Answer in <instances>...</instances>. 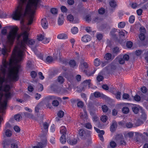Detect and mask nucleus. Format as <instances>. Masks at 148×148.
Here are the masks:
<instances>
[{"mask_svg":"<svg viewBox=\"0 0 148 148\" xmlns=\"http://www.w3.org/2000/svg\"><path fill=\"white\" fill-rule=\"evenodd\" d=\"M23 33L18 34L17 27H12L7 36L6 45L1 49L0 47V56L1 54L6 56L10 51V48L13 44L14 39L18 40L23 39L14 48L8 63L5 58L2 60V64L0 68V100H8L12 94L10 90L12 86L11 81H16L18 79V71L20 63L22 60L24 52L26 49V45H32L35 42L32 39L28 38L30 27L28 25H23L21 27Z\"/></svg>","mask_w":148,"mask_h":148,"instance_id":"nucleus-1","label":"nucleus"},{"mask_svg":"<svg viewBox=\"0 0 148 148\" xmlns=\"http://www.w3.org/2000/svg\"><path fill=\"white\" fill-rule=\"evenodd\" d=\"M39 0H18V5L12 14V18L19 20L23 15H28V25L31 24L34 17L35 10Z\"/></svg>","mask_w":148,"mask_h":148,"instance_id":"nucleus-2","label":"nucleus"},{"mask_svg":"<svg viewBox=\"0 0 148 148\" xmlns=\"http://www.w3.org/2000/svg\"><path fill=\"white\" fill-rule=\"evenodd\" d=\"M133 112L135 114L138 113L139 111H141L142 114L140 118L137 121L136 125L139 126L143 123L146 119V115L144 110L142 108L138 105H135L132 107Z\"/></svg>","mask_w":148,"mask_h":148,"instance_id":"nucleus-3","label":"nucleus"},{"mask_svg":"<svg viewBox=\"0 0 148 148\" xmlns=\"http://www.w3.org/2000/svg\"><path fill=\"white\" fill-rule=\"evenodd\" d=\"M127 104V103L123 102L118 104L116 107L118 108L123 107L122 109V111L123 113L127 114L129 112V108L126 106Z\"/></svg>","mask_w":148,"mask_h":148,"instance_id":"nucleus-4","label":"nucleus"},{"mask_svg":"<svg viewBox=\"0 0 148 148\" xmlns=\"http://www.w3.org/2000/svg\"><path fill=\"white\" fill-rule=\"evenodd\" d=\"M146 32V30L145 28L143 27H141L139 29V34L138 35V38L140 40H143L145 38Z\"/></svg>","mask_w":148,"mask_h":148,"instance_id":"nucleus-5","label":"nucleus"},{"mask_svg":"<svg viewBox=\"0 0 148 148\" xmlns=\"http://www.w3.org/2000/svg\"><path fill=\"white\" fill-rule=\"evenodd\" d=\"M119 63L120 64H123L125 63V60H128L129 59V56L127 54H125L123 56L120 55L117 58Z\"/></svg>","mask_w":148,"mask_h":148,"instance_id":"nucleus-6","label":"nucleus"},{"mask_svg":"<svg viewBox=\"0 0 148 148\" xmlns=\"http://www.w3.org/2000/svg\"><path fill=\"white\" fill-rule=\"evenodd\" d=\"M94 129L96 132L98 133V136L100 139L102 141H104V138L103 135L104 134V132L103 130H99L96 128L95 127H94Z\"/></svg>","mask_w":148,"mask_h":148,"instance_id":"nucleus-7","label":"nucleus"},{"mask_svg":"<svg viewBox=\"0 0 148 148\" xmlns=\"http://www.w3.org/2000/svg\"><path fill=\"white\" fill-rule=\"evenodd\" d=\"M67 20L69 21L74 23H78L79 20L76 18H74L73 16L71 14H69L68 15L67 17Z\"/></svg>","mask_w":148,"mask_h":148,"instance_id":"nucleus-8","label":"nucleus"},{"mask_svg":"<svg viewBox=\"0 0 148 148\" xmlns=\"http://www.w3.org/2000/svg\"><path fill=\"white\" fill-rule=\"evenodd\" d=\"M47 141L46 139H45L42 142L39 143L38 145L34 146L33 148H43L47 145Z\"/></svg>","mask_w":148,"mask_h":148,"instance_id":"nucleus-9","label":"nucleus"},{"mask_svg":"<svg viewBox=\"0 0 148 148\" xmlns=\"http://www.w3.org/2000/svg\"><path fill=\"white\" fill-rule=\"evenodd\" d=\"M88 67V65L86 62H84L83 61L81 62L79 66V68L82 71H84V69L87 68Z\"/></svg>","mask_w":148,"mask_h":148,"instance_id":"nucleus-10","label":"nucleus"},{"mask_svg":"<svg viewBox=\"0 0 148 148\" xmlns=\"http://www.w3.org/2000/svg\"><path fill=\"white\" fill-rule=\"evenodd\" d=\"M109 4L110 7L113 9H115L117 6V3L115 0H110Z\"/></svg>","mask_w":148,"mask_h":148,"instance_id":"nucleus-11","label":"nucleus"},{"mask_svg":"<svg viewBox=\"0 0 148 148\" xmlns=\"http://www.w3.org/2000/svg\"><path fill=\"white\" fill-rule=\"evenodd\" d=\"M93 95L95 97H101L103 98L106 99L107 97L102 93L98 92H96L93 94L91 95V96Z\"/></svg>","mask_w":148,"mask_h":148,"instance_id":"nucleus-12","label":"nucleus"},{"mask_svg":"<svg viewBox=\"0 0 148 148\" xmlns=\"http://www.w3.org/2000/svg\"><path fill=\"white\" fill-rule=\"evenodd\" d=\"M41 25L44 28L46 29L47 28L48 23L46 18H44L42 19Z\"/></svg>","mask_w":148,"mask_h":148,"instance_id":"nucleus-13","label":"nucleus"},{"mask_svg":"<svg viewBox=\"0 0 148 148\" xmlns=\"http://www.w3.org/2000/svg\"><path fill=\"white\" fill-rule=\"evenodd\" d=\"M117 126V125L116 122L115 121H113L110 127V131L112 132H114L116 130Z\"/></svg>","mask_w":148,"mask_h":148,"instance_id":"nucleus-14","label":"nucleus"},{"mask_svg":"<svg viewBox=\"0 0 148 148\" xmlns=\"http://www.w3.org/2000/svg\"><path fill=\"white\" fill-rule=\"evenodd\" d=\"M57 38L60 39H65L67 38V36L65 33H60L58 35Z\"/></svg>","mask_w":148,"mask_h":148,"instance_id":"nucleus-15","label":"nucleus"},{"mask_svg":"<svg viewBox=\"0 0 148 148\" xmlns=\"http://www.w3.org/2000/svg\"><path fill=\"white\" fill-rule=\"evenodd\" d=\"M91 39L90 36L88 35H85L82 38V40L84 42H87L90 41Z\"/></svg>","mask_w":148,"mask_h":148,"instance_id":"nucleus-16","label":"nucleus"},{"mask_svg":"<svg viewBox=\"0 0 148 148\" xmlns=\"http://www.w3.org/2000/svg\"><path fill=\"white\" fill-rule=\"evenodd\" d=\"M91 80L88 79L84 80L82 83V85L84 86V87H85L88 86V87L90 88L91 85Z\"/></svg>","mask_w":148,"mask_h":148,"instance_id":"nucleus-17","label":"nucleus"},{"mask_svg":"<svg viewBox=\"0 0 148 148\" xmlns=\"http://www.w3.org/2000/svg\"><path fill=\"white\" fill-rule=\"evenodd\" d=\"M49 125L46 122H45L43 124V126L42 128L43 132L46 133L48 131Z\"/></svg>","mask_w":148,"mask_h":148,"instance_id":"nucleus-18","label":"nucleus"},{"mask_svg":"<svg viewBox=\"0 0 148 148\" xmlns=\"http://www.w3.org/2000/svg\"><path fill=\"white\" fill-rule=\"evenodd\" d=\"M92 121L93 123L98 127H99V121L98 117L96 116H94L92 118Z\"/></svg>","mask_w":148,"mask_h":148,"instance_id":"nucleus-19","label":"nucleus"},{"mask_svg":"<svg viewBox=\"0 0 148 148\" xmlns=\"http://www.w3.org/2000/svg\"><path fill=\"white\" fill-rule=\"evenodd\" d=\"M56 81L59 84H62L64 82V79L62 76L60 75L58 77Z\"/></svg>","mask_w":148,"mask_h":148,"instance_id":"nucleus-20","label":"nucleus"},{"mask_svg":"<svg viewBox=\"0 0 148 148\" xmlns=\"http://www.w3.org/2000/svg\"><path fill=\"white\" fill-rule=\"evenodd\" d=\"M64 17L62 14L60 15L58 19V25H60L63 23Z\"/></svg>","mask_w":148,"mask_h":148,"instance_id":"nucleus-21","label":"nucleus"},{"mask_svg":"<svg viewBox=\"0 0 148 148\" xmlns=\"http://www.w3.org/2000/svg\"><path fill=\"white\" fill-rule=\"evenodd\" d=\"M54 99V97L53 96H50L48 97V99L49 101H47L45 102V105L47 108H50L51 107V103H49V101L50 100H53Z\"/></svg>","mask_w":148,"mask_h":148,"instance_id":"nucleus-22","label":"nucleus"},{"mask_svg":"<svg viewBox=\"0 0 148 148\" xmlns=\"http://www.w3.org/2000/svg\"><path fill=\"white\" fill-rule=\"evenodd\" d=\"M77 101H78L77 103V106L81 108L83 106V103L82 101H79L78 99H73L72 100V102H75Z\"/></svg>","mask_w":148,"mask_h":148,"instance_id":"nucleus-23","label":"nucleus"},{"mask_svg":"<svg viewBox=\"0 0 148 148\" xmlns=\"http://www.w3.org/2000/svg\"><path fill=\"white\" fill-rule=\"evenodd\" d=\"M104 58L106 60H110L112 59L114 57H112L111 54L110 53H108L105 54L104 56Z\"/></svg>","mask_w":148,"mask_h":148,"instance_id":"nucleus-24","label":"nucleus"},{"mask_svg":"<svg viewBox=\"0 0 148 148\" xmlns=\"http://www.w3.org/2000/svg\"><path fill=\"white\" fill-rule=\"evenodd\" d=\"M66 129V127L64 126H62L60 128V133L62 134H65V135Z\"/></svg>","mask_w":148,"mask_h":148,"instance_id":"nucleus-25","label":"nucleus"},{"mask_svg":"<svg viewBox=\"0 0 148 148\" xmlns=\"http://www.w3.org/2000/svg\"><path fill=\"white\" fill-rule=\"evenodd\" d=\"M60 141L62 144H65L66 142L65 135L64 134L62 135L60 138Z\"/></svg>","mask_w":148,"mask_h":148,"instance_id":"nucleus-26","label":"nucleus"},{"mask_svg":"<svg viewBox=\"0 0 148 148\" xmlns=\"http://www.w3.org/2000/svg\"><path fill=\"white\" fill-rule=\"evenodd\" d=\"M45 38L44 34H40L37 36V39L39 41H42Z\"/></svg>","mask_w":148,"mask_h":148,"instance_id":"nucleus-27","label":"nucleus"},{"mask_svg":"<svg viewBox=\"0 0 148 148\" xmlns=\"http://www.w3.org/2000/svg\"><path fill=\"white\" fill-rule=\"evenodd\" d=\"M68 143L71 145H73L76 144L77 142V140L76 139H74L72 140H68Z\"/></svg>","mask_w":148,"mask_h":148,"instance_id":"nucleus-28","label":"nucleus"},{"mask_svg":"<svg viewBox=\"0 0 148 148\" xmlns=\"http://www.w3.org/2000/svg\"><path fill=\"white\" fill-rule=\"evenodd\" d=\"M78 134L81 137L84 136L85 134V132L83 129H79L78 131Z\"/></svg>","mask_w":148,"mask_h":148,"instance_id":"nucleus-29","label":"nucleus"},{"mask_svg":"<svg viewBox=\"0 0 148 148\" xmlns=\"http://www.w3.org/2000/svg\"><path fill=\"white\" fill-rule=\"evenodd\" d=\"M133 135L134 133L132 132H127L125 133L124 134V136L125 137H132L133 136Z\"/></svg>","mask_w":148,"mask_h":148,"instance_id":"nucleus-30","label":"nucleus"},{"mask_svg":"<svg viewBox=\"0 0 148 148\" xmlns=\"http://www.w3.org/2000/svg\"><path fill=\"white\" fill-rule=\"evenodd\" d=\"M78 28L75 27H72L71 30V32L73 34H75L78 33Z\"/></svg>","mask_w":148,"mask_h":148,"instance_id":"nucleus-31","label":"nucleus"},{"mask_svg":"<svg viewBox=\"0 0 148 148\" xmlns=\"http://www.w3.org/2000/svg\"><path fill=\"white\" fill-rule=\"evenodd\" d=\"M128 32L125 30H122L119 32V35L121 36H125L127 34Z\"/></svg>","mask_w":148,"mask_h":148,"instance_id":"nucleus-32","label":"nucleus"},{"mask_svg":"<svg viewBox=\"0 0 148 148\" xmlns=\"http://www.w3.org/2000/svg\"><path fill=\"white\" fill-rule=\"evenodd\" d=\"M108 117L106 115H102L100 117V120L102 122H106L108 120Z\"/></svg>","mask_w":148,"mask_h":148,"instance_id":"nucleus-33","label":"nucleus"},{"mask_svg":"<svg viewBox=\"0 0 148 148\" xmlns=\"http://www.w3.org/2000/svg\"><path fill=\"white\" fill-rule=\"evenodd\" d=\"M94 63L95 66H99L100 64V61L99 59L98 58L95 59L94 60Z\"/></svg>","mask_w":148,"mask_h":148,"instance_id":"nucleus-34","label":"nucleus"},{"mask_svg":"<svg viewBox=\"0 0 148 148\" xmlns=\"http://www.w3.org/2000/svg\"><path fill=\"white\" fill-rule=\"evenodd\" d=\"M101 73H102L101 72L99 73L97 77V80L98 82L101 81L103 79V76L101 75Z\"/></svg>","mask_w":148,"mask_h":148,"instance_id":"nucleus-35","label":"nucleus"},{"mask_svg":"<svg viewBox=\"0 0 148 148\" xmlns=\"http://www.w3.org/2000/svg\"><path fill=\"white\" fill-rule=\"evenodd\" d=\"M123 99H127L128 100H130L131 99L129 97V95L127 94L124 93L123 94L122 97Z\"/></svg>","mask_w":148,"mask_h":148,"instance_id":"nucleus-36","label":"nucleus"},{"mask_svg":"<svg viewBox=\"0 0 148 148\" xmlns=\"http://www.w3.org/2000/svg\"><path fill=\"white\" fill-rule=\"evenodd\" d=\"M125 22H120L118 24V27L119 28H122L125 27Z\"/></svg>","mask_w":148,"mask_h":148,"instance_id":"nucleus-37","label":"nucleus"},{"mask_svg":"<svg viewBox=\"0 0 148 148\" xmlns=\"http://www.w3.org/2000/svg\"><path fill=\"white\" fill-rule=\"evenodd\" d=\"M69 64L70 66L72 67L75 66L76 65V63L74 60H70L69 62Z\"/></svg>","mask_w":148,"mask_h":148,"instance_id":"nucleus-38","label":"nucleus"},{"mask_svg":"<svg viewBox=\"0 0 148 148\" xmlns=\"http://www.w3.org/2000/svg\"><path fill=\"white\" fill-rule=\"evenodd\" d=\"M6 136L8 137H10L12 134V132L9 130H7L5 131Z\"/></svg>","mask_w":148,"mask_h":148,"instance_id":"nucleus-39","label":"nucleus"},{"mask_svg":"<svg viewBox=\"0 0 148 148\" xmlns=\"http://www.w3.org/2000/svg\"><path fill=\"white\" fill-rule=\"evenodd\" d=\"M50 40V38H44L43 40L42 41V42L46 44H47L49 42Z\"/></svg>","mask_w":148,"mask_h":148,"instance_id":"nucleus-40","label":"nucleus"},{"mask_svg":"<svg viewBox=\"0 0 148 148\" xmlns=\"http://www.w3.org/2000/svg\"><path fill=\"white\" fill-rule=\"evenodd\" d=\"M135 20V17L133 15L130 16L129 18V21L130 23H133L134 22Z\"/></svg>","mask_w":148,"mask_h":148,"instance_id":"nucleus-41","label":"nucleus"},{"mask_svg":"<svg viewBox=\"0 0 148 148\" xmlns=\"http://www.w3.org/2000/svg\"><path fill=\"white\" fill-rule=\"evenodd\" d=\"M22 117L20 114H17L15 116L14 119L17 121H19L21 119Z\"/></svg>","mask_w":148,"mask_h":148,"instance_id":"nucleus-42","label":"nucleus"},{"mask_svg":"<svg viewBox=\"0 0 148 148\" xmlns=\"http://www.w3.org/2000/svg\"><path fill=\"white\" fill-rule=\"evenodd\" d=\"M57 115L59 117L62 118L64 115V112L62 111H59L58 112Z\"/></svg>","mask_w":148,"mask_h":148,"instance_id":"nucleus-43","label":"nucleus"},{"mask_svg":"<svg viewBox=\"0 0 148 148\" xmlns=\"http://www.w3.org/2000/svg\"><path fill=\"white\" fill-rule=\"evenodd\" d=\"M105 10L103 8H101L98 10V12L99 14H103L105 12Z\"/></svg>","mask_w":148,"mask_h":148,"instance_id":"nucleus-44","label":"nucleus"},{"mask_svg":"<svg viewBox=\"0 0 148 148\" xmlns=\"http://www.w3.org/2000/svg\"><path fill=\"white\" fill-rule=\"evenodd\" d=\"M51 12L52 14H55L57 13L58 10L56 8H53L51 9Z\"/></svg>","mask_w":148,"mask_h":148,"instance_id":"nucleus-45","label":"nucleus"},{"mask_svg":"<svg viewBox=\"0 0 148 148\" xmlns=\"http://www.w3.org/2000/svg\"><path fill=\"white\" fill-rule=\"evenodd\" d=\"M101 108L103 112H106L108 110V107L105 105L102 106Z\"/></svg>","mask_w":148,"mask_h":148,"instance_id":"nucleus-46","label":"nucleus"},{"mask_svg":"<svg viewBox=\"0 0 148 148\" xmlns=\"http://www.w3.org/2000/svg\"><path fill=\"white\" fill-rule=\"evenodd\" d=\"M25 116L28 118H32L33 115L32 114L28 113H24Z\"/></svg>","mask_w":148,"mask_h":148,"instance_id":"nucleus-47","label":"nucleus"},{"mask_svg":"<svg viewBox=\"0 0 148 148\" xmlns=\"http://www.w3.org/2000/svg\"><path fill=\"white\" fill-rule=\"evenodd\" d=\"M53 59L52 57L50 56H47L46 58V61L48 62H50L53 61Z\"/></svg>","mask_w":148,"mask_h":148,"instance_id":"nucleus-48","label":"nucleus"},{"mask_svg":"<svg viewBox=\"0 0 148 148\" xmlns=\"http://www.w3.org/2000/svg\"><path fill=\"white\" fill-rule=\"evenodd\" d=\"M85 126L87 129H91L92 128V126L90 123H87L85 124Z\"/></svg>","mask_w":148,"mask_h":148,"instance_id":"nucleus-49","label":"nucleus"},{"mask_svg":"<svg viewBox=\"0 0 148 148\" xmlns=\"http://www.w3.org/2000/svg\"><path fill=\"white\" fill-rule=\"evenodd\" d=\"M38 90L39 91H42L43 89V86L40 84H39L37 86Z\"/></svg>","mask_w":148,"mask_h":148,"instance_id":"nucleus-50","label":"nucleus"},{"mask_svg":"<svg viewBox=\"0 0 148 148\" xmlns=\"http://www.w3.org/2000/svg\"><path fill=\"white\" fill-rule=\"evenodd\" d=\"M134 99L136 101H139L140 100V97L139 96L137 95H136L134 97Z\"/></svg>","mask_w":148,"mask_h":148,"instance_id":"nucleus-51","label":"nucleus"},{"mask_svg":"<svg viewBox=\"0 0 148 148\" xmlns=\"http://www.w3.org/2000/svg\"><path fill=\"white\" fill-rule=\"evenodd\" d=\"M132 46V43L131 41L127 42L126 43V46L128 48H131Z\"/></svg>","mask_w":148,"mask_h":148,"instance_id":"nucleus-52","label":"nucleus"},{"mask_svg":"<svg viewBox=\"0 0 148 148\" xmlns=\"http://www.w3.org/2000/svg\"><path fill=\"white\" fill-rule=\"evenodd\" d=\"M14 130L16 132H20V129L18 126H15L14 127Z\"/></svg>","mask_w":148,"mask_h":148,"instance_id":"nucleus-53","label":"nucleus"},{"mask_svg":"<svg viewBox=\"0 0 148 148\" xmlns=\"http://www.w3.org/2000/svg\"><path fill=\"white\" fill-rule=\"evenodd\" d=\"M31 75L33 78H35L37 75V73L34 71H32L31 73Z\"/></svg>","mask_w":148,"mask_h":148,"instance_id":"nucleus-54","label":"nucleus"},{"mask_svg":"<svg viewBox=\"0 0 148 148\" xmlns=\"http://www.w3.org/2000/svg\"><path fill=\"white\" fill-rule=\"evenodd\" d=\"M140 90L143 93H145L147 91V89L144 86L141 88Z\"/></svg>","mask_w":148,"mask_h":148,"instance_id":"nucleus-55","label":"nucleus"},{"mask_svg":"<svg viewBox=\"0 0 148 148\" xmlns=\"http://www.w3.org/2000/svg\"><path fill=\"white\" fill-rule=\"evenodd\" d=\"M80 116L82 118H86L87 117V114L86 112V111H84V114H80Z\"/></svg>","mask_w":148,"mask_h":148,"instance_id":"nucleus-56","label":"nucleus"},{"mask_svg":"<svg viewBox=\"0 0 148 148\" xmlns=\"http://www.w3.org/2000/svg\"><path fill=\"white\" fill-rule=\"evenodd\" d=\"M116 143L114 141H112L110 143V146L112 148L115 147L116 146Z\"/></svg>","mask_w":148,"mask_h":148,"instance_id":"nucleus-57","label":"nucleus"},{"mask_svg":"<svg viewBox=\"0 0 148 148\" xmlns=\"http://www.w3.org/2000/svg\"><path fill=\"white\" fill-rule=\"evenodd\" d=\"M59 103L58 101L56 100H55L53 101L52 102V104L53 106H57L58 105Z\"/></svg>","mask_w":148,"mask_h":148,"instance_id":"nucleus-58","label":"nucleus"},{"mask_svg":"<svg viewBox=\"0 0 148 148\" xmlns=\"http://www.w3.org/2000/svg\"><path fill=\"white\" fill-rule=\"evenodd\" d=\"M116 98L118 99H119L121 98V92H117L115 94Z\"/></svg>","mask_w":148,"mask_h":148,"instance_id":"nucleus-59","label":"nucleus"},{"mask_svg":"<svg viewBox=\"0 0 148 148\" xmlns=\"http://www.w3.org/2000/svg\"><path fill=\"white\" fill-rule=\"evenodd\" d=\"M61 9L62 12H66L67 11V9L64 6H62L61 7Z\"/></svg>","mask_w":148,"mask_h":148,"instance_id":"nucleus-60","label":"nucleus"},{"mask_svg":"<svg viewBox=\"0 0 148 148\" xmlns=\"http://www.w3.org/2000/svg\"><path fill=\"white\" fill-rule=\"evenodd\" d=\"M142 53V51L141 50H137L135 52V54L137 56H139Z\"/></svg>","mask_w":148,"mask_h":148,"instance_id":"nucleus-61","label":"nucleus"},{"mask_svg":"<svg viewBox=\"0 0 148 148\" xmlns=\"http://www.w3.org/2000/svg\"><path fill=\"white\" fill-rule=\"evenodd\" d=\"M60 55L59 51H58L57 52L56 55H54V57L56 58H57L60 57Z\"/></svg>","mask_w":148,"mask_h":148,"instance_id":"nucleus-62","label":"nucleus"},{"mask_svg":"<svg viewBox=\"0 0 148 148\" xmlns=\"http://www.w3.org/2000/svg\"><path fill=\"white\" fill-rule=\"evenodd\" d=\"M41 95L38 93H36L35 95V97L36 100L39 99L41 97Z\"/></svg>","mask_w":148,"mask_h":148,"instance_id":"nucleus-63","label":"nucleus"},{"mask_svg":"<svg viewBox=\"0 0 148 148\" xmlns=\"http://www.w3.org/2000/svg\"><path fill=\"white\" fill-rule=\"evenodd\" d=\"M143 10L141 9H139L136 11L138 15L140 16L142 14Z\"/></svg>","mask_w":148,"mask_h":148,"instance_id":"nucleus-64","label":"nucleus"}]
</instances>
